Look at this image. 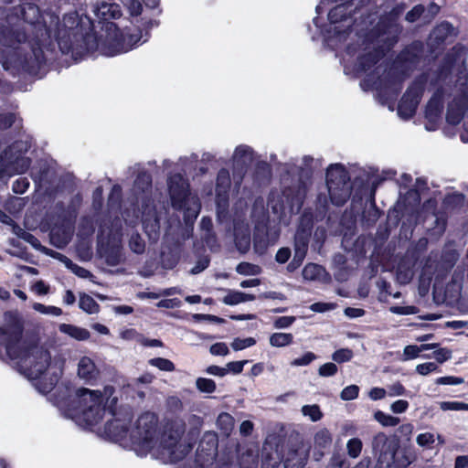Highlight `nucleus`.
Returning <instances> with one entry per match:
<instances>
[{
    "instance_id": "ddd939ff",
    "label": "nucleus",
    "mask_w": 468,
    "mask_h": 468,
    "mask_svg": "<svg viewBox=\"0 0 468 468\" xmlns=\"http://www.w3.org/2000/svg\"><path fill=\"white\" fill-rule=\"evenodd\" d=\"M218 439L213 431H207L199 441L194 461H187L184 468H208L218 453Z\"/></svg>"
},
{
    "instance_id": "f704fd0d",
    "label": "nucleus",
    "mask_w": 468,
    "mask_h": 468,
    "mask_svg": "<svg viewBox=\"0 0 468 468\" xmlns=\"http://www.w3.org/2000/svg\"><path fill=\"white\" fill-rule=\"evenodd\" d=\"M79 306L81 310L88 314H96L100 309V306L96 301L86 293L80 295Z\"/></svg>"
},
{
    "instance_id": "dca6fc26",
    "label": "nucleus",
    "mask_w": 468,
    "mask_h": 468,
    "mask_svg": "<svg viewBox=\"0 0 468 468\" xmlns=\"http://www.w3.org/2000/svg\"><path fill=\"white\" fill-rule=\"evenodd\" d=\"M372 449L374 453L378 455V462L380 464L389 466V463L396 460L398 443L383 432H378L373 437Z\"/></svg>"
},
{
    "instance_id": "a19ab883",
    "label": "nucleus",
    "mask_w": 468,
    "mask_h": 468,
    "mask_svg": "<svg viewBox=\"0 0 468 468\" xmlns=\"http://www.w3.org/2000/svg\"><path fill=\"white\" fill-rule=\"evenodd\" d=\"M374 419L384 427H394L399 423V419L381 410H377L374 413Z\"/></svg>"
},
{
    "instance_id": "c9c22d12",
    "label": "nucleus",
    "mask_w": 468,
    "mask_h": 468,
    "mask_svg": "<svg viewBox=\"0 0 468 468\" xmlns=\"http://www.w3.org/2000/svg\"><path fill=\"white\" fill-rule=\"evenodd\" d=\"M264 229V226H257L254 234V249L258 253L261 254L265 252L266 249L269 246L268 237L261 234V231L263 232Z\"/></svg>"
},
{
    "instance_id": "e433bc0d",
    "label": "nucleus",
    "mask_w": 468,
    "mask_h": 468,
    "mask_svg": "<svg viewBox=\"0 0 468 468\" xmlns=\"http://www.w3.org/2000/svg\"><path fill=\"white\" fill-rule=\"evenodd\" d=\"M441 111V103L439 99L432 98L427 104L425 110V116L431 122H435Z\"/></svg>"
},
{
    "instance_id": "20e7f679",
    "label": "nucleus",
    "mask_w": 468,
    "mask_h": 468,
    "mask_svg": "<svg viewBox=\"0 0 468 468\" xmlns=\"http://www.w3.org/2000/svg\"><path fill=\"white\" fill-rule=\"evenodd\" d=\"M131 420L132 419L124 423L127 437L114 441L125 444L130 442L137 454L144 455L157 443V416L151 412H145L139 416L133 429L129 430L128 426Z\"/></svg>"
},
{
    "instance_id": "5701e85b",
    "label": "nucleus",
    "mask_w": 468,
    "mask_h": 468,
    "mask_svg": "<svg viewBox=\"0 0 468 468\" xmlns=\"http://www.w3.org/2000/svg\"><path fill=\"white\" fill-rule=\"evenodd\" d=\"M95 16L101 20L108 21L121 17L122 10L118 4L101 2L93 7Z\"/></svg>"
},
{
    "instance_id": "5fc2aeb1",
    "label": "nucleus",
    "mask_w": 468,
    "mask_h": 468,
    "mask_svg": "<svg viewBox=\"0 0 468 468\" xmlns=\"http://www.w3.org/2000/svg\"><path fill=\"white\" fill-rule=\"evenodd\" d=\"M359 393V387L356 385H350L346 387L340 393V398L343 400H352L357 398Z\"/></svg>"
},
{
    "instance_id": "6e6d98bb",
    "label": "nucleus",
    "mask_w": 468,
    "mask_h": 468,
    "mask_svg": "<svg viewBox=\"0 0 468 468\" xmlns=\"http://www.w3.org/2000/svg\"><path fill=\"white\" fill-rule=\"evenodd\" d=\"M316 359V356L313 352H306L303 356L291 361L292 367H303L311 364Z\"/></svg>"
},
{
    "instance_id": "9b49d317",
    "label": "nucleus",
    "mask_w": 468,
    "mask_h": 468,
    "mask_svg": "<svg viewBox=\"0 0 468 468\" xmlns=\"http://www.w3.org/2000/svg\"><path fill=\"white\" fill-rule=\"evenodd\" d=\"M326 186L333 204L342 206L350 197L351 184L345 167L331 165L326 172Z\"/></svg>"
},
{
    "instance_id": "603ef678",
    "label": "nucleus",
    "mask_w": 468,
    "mask_h": 468,
    "mask_svg": "<svg viewBox=\"0 0 468 468\" xmlns=\"http://www.w3.org/2000/svg\"><path fill=\"white\" fill-rule=\"evenodd\" d=\"M442 410H466L468 411V404L462 401H442L440 403Z\"/></svg>"
},
{
    "instance_id": "774afa93",
    "label": "nucleus",
    "mask_w": 468,
    "mask_h": 468,
    "mask_svg": "<svg viewBox=\"0 0 468 468\" xmlns=\"http://www.w3.org/2000/svg\"><path fill=\"white\" fill-rule=\"evenodd\" d=\"M409 408L407 400L399 399L390 405V410L393 413L399 414L405 412Z\"/></svg>"
},
{
    "instance_id": "680f3d73",
    "label": "nucleus",
    "mask_w": 468,
    "mask_h": 468,
    "mask_svg": "<svg viewBox=\"0 0 468 468\" xmlns=\"http://www.w3.org/2000/svg\"><path fill=\"white\" fill-rule=\"evenodd\" d=\"M336 304L332 303H314L310 309L316 313H324L335 309Z\"/></svg>"
},
{
    "instance_id": "4d7b16f0",
    "label": "nucleus",
    "mask_w": 468,
    "mask_h": 468,
    "mask_svg": "<svg viewBox=\"0 0 468 468\" xmlns=\"http://www.w3.org/2000/svg\"><path fill=\"white\" fill-rule=\"evenodd\" d=\"M416 441L420 447H428L434 443L435 436L431 432L420 433L417 436Z\"/></svg>"
},
{
    "instance_id": "1a4fd4ad",
    "label": "nucleus",
    "mask_w": 468,
    "mask_h": 468,
    "mask_svg": "<svg viewBox=\"0 0 468 468\" xmlns=\"http://www.w3.org/2000/svg\"><path fill=\"white\" fill-rule=\"evenodd\" d=\"M311 162H313V158L309 156L303 158L304 167H301L297 180L293 181L292 185H286V177L282 179L284 184L282 197L292 213L299 212L305 198L312 174L311 170L308 168Z\"/></svg>"
},
{
    "instance_id": "aec40b11",
    "label": "nucleus",
    "mask_w": 468,
    "mask_h": 468,
    "mask_svg": "<svg viewBox=\"0 0 468 468\" xmlns=\"http://www.w3.org/2000/svg\"><path fill=\"white\" fill-rule=\"evenodd\" d=\"M467 58L468 48L462 44H456L444 57L445 71L448 73L455 67H463L467 61Z\"/></svg>"
},
{
    "instance_id": "79ce46f5",
    "label": "nucleus",
    "mask_w": 468,
    "mask_h": 468,
    "mask_svg": "<svg viewBox=\"0 0 468 468\" xmlns=\"http://www.w3.org/2000/svg\"><path fill=\"white\" fill-rule=\"evenodd\" d=\"M452 26L448 22H443L437 26L433 31L432 36L438 41H443L452 31Z\"/></svg>"
},
{
    "instance_id": "423d86ee",
    "label": "nucleus",
    "mask_w": 468,
    "mask_h": 468,
    "mask_svg": "<svg viewBox=\"0 0 468 468\" xmlns=\"http://www.w3.org/2000/svg\"><path fill=\"white\" fill-rule=\"evenodd\" d=\"M167 186L172 206L184 209L186 223H192L200 211V203L197 196L189 193L187 181L180 174H176L168 177Z\"/></svg>"
},
{
    "instance_id": "72a5a7b5",
    "label": "nucleus",
    "mask_w": 468,
    "mask_h": 468,
    "mask_svg": "<svg viewBox=\"0 0 468 468\" xmlns=\"http://www.w3.org/2000/svg\"><path fill=\"white\" fill-rule=\"evenodd\" d=\"M19 230L21 231V234H18V237L23 239L27 242H28L32 247H34L35 249H37L40 251L45 252L48 255H51L55 258L57 257V255H56L57 252H54V251L50 250L49 249L43 247L40 244L39 240L35 236H33L31 233L25 231L23 229H19Z\"/></svg>"
},
{
    "instance_id": "58836bf2",
    "label": "nucleus",
    "mask_w": 468,
    "mask_h": 468,
    "mask_svg": "<svg viewBox=\"0 0 468 468\" xmlns=\"http://www.w3.org/2000/svg\"><path fill=\"white\" fill-rule=\"evenodd\" d=\"M152 184L151 176L147 173H141L138 175L135 182H134V192L136 194L143 193L144 194L150 187Z\"/></svg>"
},
{
    "instance_id": "338daca9",
    "label": "nucleus",
    "mask_w": 468,
    "mask_h": 468,
    "mask_svg": "<svg viewBox=\"0 0 468 468\" xmlns=\"http://www.w3.org/2000/svg\"><path fill=\"white\" fill-rule=\"evenodd\" d=\"M122 260V253L119 249L112 250L106 256V261L110 266L118 265Z\"/></svg>"
},
{
    "instance_id": "9d476101",
    "label": "nucleus",
    "mask_w": 468,
    "mask_h": 468,
    "mask_svg": "<svg viewBox=\"0 0 468 468\" xmlns=\"http://www.w3.org/2000/svg\"><path fill=\"white\" fill-rule=\"evenodd\" d=\"M258 465L257 447L236 444L222 453L214 468H257Z\"/></svg>"
},
{
    "instance_id": "0eeeda50",
    "label": "nucleus",
    "mask_w": 468,
    "mask_h": 468,
    "mask_svg": "<svg viewBox=\"0 0 468 468\" xmlns=\"http://www.w3.org/2000/svg\"><path fill=\"white\" fill-rule=\"evenodd\" d=\"M402 12L403 9L401 7L393 8L388 18V25H386L385 19H381L378 24V30L380 31L384 29V31L381 34H378L377 42L378 44L383 42V44L378 45V48L374 51V53H368L359 58V67L361 69L367 70L372 65L376 64L384 55L385 51L388 50L396 43L397 36L399 32V28L396 21Z\"/></svg>"
},
{
    "instance_id": "bb28decb",
    "label": "nucleus",
    "mask_w": 468,
    "mask_h": 468,
    "mask_svg": "<svg viewBox=\"0 0 468 468\" xmlns=\"http://www.w3.org/2000/svg\"><path fill=\"white\" fill-rule=\"evenodd\" d=\"M58 329L61 333L66 334L78 341H85L90 336V334L87 329L73 324H59Z\"/></svg>"
},
{
    "instance_id": "de8ad7c7",
    "label": "nucleus",
    "mask_w": 468,
    "mask_h": 468,
    "mask_svg": "<svg viewBox=\"0 0 468 468\" xmlns=\"http://www.w3.org/2000/svg\"><path fill=\"white\" fill-rule=\"evenodd\" d=\"M347 453L351 458H356L362 451V441L358 438L350 439L346 443Z\"/></svg>"
},
{
    "instance_id": "c756f323",
    "label": "nucleus",
    "mask_w": 468,
    "mask_h": 468,
    "mask_svg": "<svg viewBox=\"0 0 468 468\" xmlns=\"http://www.w3.org/2000/svg\"><path fill=\"white\" fill-rule=\"evenodd\" d=\"M217 428L225 436H229L235 426L234 418L227 412H221L216 421Z\"/></svg>"
},
{
    "instance_id": "a878e982",
    "label": "nucleus",
    "mask_w": 468,
    "mask_h": 468,
    "mask_svg": "<svg viewBox=\"0 0 468 468\" xmlns=\"http://www.w3.org/2000/svg\"><path fill=\"white\" fill-rule=\"evenodd\" d=\"M352 12V5L349 2L340 4L332 8L328 13V18L332 24L346 20Z\"/></svg>"
},
{
    "instance_id": "e2e57ef3",
    "label": "nucleus",
    "mask_w": 468,
    "mask_h": 468,
    "mask_svg": "<svg viewBox=\"0 0 468 468\" xmlns=\"http://www.w3.org/2000/svg\"><path fill=\"white\" fill-rule=\"evenodd\" d=\"M390 312L400 315L415 314H417V308L415 306H392Z\"/></svg>"
},
{
    "instance_id": "f3484780",
    "label": "nucleus",
    "mask_w": 468,
    "mask_h": 468,
    "mask_svg": "<svg viewBox=\"0 0 468 468\" xmlns=\"http://www.w3.org/2000/svg\"><path fill=\"white\" fill-rule=\"evenodd\" d=\"M143 211H142V222L145 233L150 239L155 240L159 235V218L153 203L150 199L144 200L142 197Z\"/></svg>"
},
{
    "instance_id": "c85d7f7f",
    "label": "nucleus",
    "mask_w": 468,
    "mask_h": 468,
    "mask_svg": "<svg viewBox=\"0 0 468 468\" xmlns=\"http://www.w3.org/2000/svg\"><path fill=\"white\" fill-rule=\"evenodd\" d=\"M302 274L306 281H321L326 275V271L321 265L308 263L304 266Z\"/></svg>"
},
{
    "instance_id": "6e6552de",
    "label": "nucleus",
    "mask_w": 468,
    "mask_h": 468,
    "mask_svg": "<svg viewBox=\"0 0 468 468\" xmlns=\"http://www.w3.org/2000/svg\"><path fill=\"white\" fill-rule=\"evenodd\" d=\"M4 323V326L0 328V357L17 358L19 351L16 346L23 343V325L19 314L16 311L5 312Z\"/></svg>"
},
{
    "instance_id": "37998d69",
    "label": "nucleus",
    "mask_w": 468,
    "mask_h": 468,
    "mask_svg": "<svg viewBox=\"0 0 468 468\" xmlns=\"http://www.w3.org/2000/svg\"><path fill=\"white\" fill-rule=\"evenodd\" d=\"M148 363L162 371L173 372L176 369L174 363L167 358L155 357L150 359Z\"/></svg>"
},
{
    "instance_id": "cd10ccee",
    "label": "nucleus",
    "mask_w": 468,
    "mask_h": 468,
    "mask_svg": "<svg viewBox=\"0 0 468 468\" xmlns=\"http://www.w3.org/2000/svg\"><path fill=\"white\" fill-rule=\"evenodd\" d=\"M253 159V151L250 146L239 145L235 149L233 161L237 165L245 166L251 163ZM243 170V167H241Z\"/></svg>"
},
{
    "instance_id": "f257e3e1",
    "label": "nucleus",
    "mask_w": 468,
    "mask_h": 468,
    "mask_svg": "<svg viewBox=\"0 0 468 468\" xmlns=\"http://www.w3.org/2000/svg\"><path fill=\"white\" fill-rule=\"evenodd\" d=\"M114 388L105 386L103 391L79 388L77 396V413L86 425L98 424L108 411L113 418L107 421L104 431L111 440H122L127 437L124 423L131 419L129 407L116 409L117 398L113 397Z\"/></svg>"
},
{
    "instance_id": "bf43d9fd",
    "label": "nucleus",
    "mask_w": 468,
    "mask_h": 468,
    "mask_svg": "<svg viewBox=\"0 0 468 468\" xmlns=\"http://www.w3.org/2000/svg\"><path fill=\"white\" fill-rule=\"evenodd\" d=\"M387 393L390 397H399L406 394V388L400 382H395L388 387Z\"/></svg>"
},
{
    "instance_id": "69168bd1",
    "label": "nucleus",
    "mask_w": 468,
    "mask_h": 468,
    "mask_svg": "<svg viewBox=\"0 0 468 468\" xmlns=\"http://www.w3.org/2000/svg\"><path fill=\"white\" fill-rule=\"evenodd\" d=\"M29 186L26 178H19L13 183V191L16 194H24Z\"/></svg>"
},
{
    "instance_id": "09e8293b",
    "label": "nucleus",
    "mask_w": 468,
    "mask_h": 468,
    "mask_svg": "<svg viewBox=\"0 0 468 468\" xmlns=\"http://www.w3.org/2000/svg\"><path fill=\"white\" fill-rule=\"evenodd\" d=\"M236 271L242 275H256L261 271V268L249 262H240L236 267Z\"/></svg>"
},
{
    "instance_id": "a211bd4d",
    "label": "nucleus",
    "mask_w": 468,
    "mask_h": 468,
    "mask_svg": "<svg viewBox=\"0 0 468 468\" xmlns=\"http://www.w3.org/2000/svg\"><path fill=\"white\" fill-rule=\"evenodd\" d=\"M283 442L266 441L262 449V468H277L283 463Z\"/></svg>"
},
{
    "instance_id": "49530a36",
    "label": "nucleus",
    "mask_w": 468,
    "mask_h": 468,
    "mask_svg": "<svg viewBox=\"0 0 468 468\" xmlns=\"http://www.w3.org/2000/svg\"><path fill=\"white\" fill-rule=\"evenodd\" d=\"M129 246L130 249L137 254H142L145 249V243L138 233H134L131 236Z\"/></svg>"
},
{
    "instance_id": "473e14b6",
    "label": "nucleus",
    "mask_w": 468,
    "mask_h": 468,
    "mask_svg": "<svg viewBox=\"0 0 468 468\" xmlns=\"http://www.w3.org/2000/svg\"><path fill=\"white\" fill-rule=\"evenodd\" d=\"M56 255H57L56 258L60 260L62 262H64L66 267L69 268L74 274H76L80 278H85L86 279V278H90L92 276V274L90 273V271H88L85 268L80 267V266L73 263L66 256H64V255H62L60 253H56Z\"/></svg>"
},
{
    "instance_id": "412c9836",
    "label": "nucleus",
    "mask_w": 468,
    "mask_h": 468,
    "mask_svg": "<svg viewBox=\"0 0 468 468\" xmlns=\"http://www.w3.org/2000/svg\"><path fill=\"white\" fill-rule=\"evenodd\" d=\"M77 374L86 383L94 384L100 378L101 372L91 358L82 356L78 362Z\"/></svg>"
},
{
    "instance_id": "7c9ffc66",
    "label": "nucleus",
    "mask_w": 468,
    "mask_h": 468,
    "mask_svg": "<svg viewBox=\"0 0 468 468\" xmlns=\"http://www.w3.org/2000/svg\"><path fill=\"white\" fill-rule=\"evenodd\" d=\"M255 300L253 294L245 293L238 291H229L222 299V302L227 305H236L240 303L250 302Z\"/></svg>"
},
{
    "instance_id": "f8f14e48",
    "label": "nucleus",
    "mask_w": 468,
    "mask_h": 468,
    "mask_svg": "<svg viewBox=\"0 0 468 468\" xmlns=\"http://www.w3.org/2000/svg\"><path fill=\"white\" fill-rule=\"evenodd\" d=\"M27 151V146L23 142H16L4 152L0 157V177L12 176L16 174L25 173L30 166V160L16 154V152Z\"/></svg>"
},
{
    "instance_id": "4468645a",
    "label": "nucleus",
    "mask_w": 468,
    "mask_h": 468,
    "mask_svg": "<svg viewBox=\"0 0 468 468\" xmlns=\"http://www.w3.org/2000/svg\"><path fill=\"white\" fill-rule=\"evenodd\" d=\"M310 447L299 437H290L283 441V467L303 468L309 456Z\"/></svg>"
},
{
    "instance_id": "a18cd8bd",
    "label": "nucleus",
    "mask_w": 468,
    "mask_h": 468,
    "mask_svg": "<svg viewBox=\"0 0 468 468\" xmlns=\"http://www.w3.org/2000/svg\"><path fill=\"white\" fill-rule=\"evenodd\" d=\"M33 309L40 314H48L53 316H59L62 314V310L56 306L44 305L40 303H35L32 305Z\"/></svg>"
},
{
    "instance_id": "b1692460",
    "label": "nucleus",
    "mask_w": 468,
    "mask_h": 468,
    "mask_svg": "<svg viewBox=\"0 0 468 468\" xmlns=\"http://www.w3.org/2000/svg\"><path fill=\"white\" fill-rule=\"evenodd\" d=\"M465 111V101L463 98L454 99L448 106L446 120L451 124L461 122Z\"/></svg>"
},
{
    "instance_id": "f03ea898",
    "label": "nucleus",
    "mask_w": 468,
    "mask_h": 468,
    "mask_svg": "<svg viewBox=\"0 0 468 468\" xmlns=\"http://www.w3.org/2000/svg\"><path fill=\"white\" fill-rule=\"evenodd\" d=\"M16 348L19 351V356L13 360L18 361L27 378H41L37 387L40 392H50L62 375V363L51 360L49 352L43 346H27L23 342Z\"/></svg>"
},
{
    "instance_id": "ea45409f",
    "label": "nucleus",
    "mask_w": 468,
    "mask_h": 468,
    "mask_svg": "<svg viewBox=\"0 0 468 468\" xmlns=\"http://www.w3.org/2000/svg\"><path fill=\"white\" fill-rule=\"evenodd\" d=\"M293 336L289 333H274L270 337L272 346L283 347L292 343Z\"/></svg>"
},
{
    "instance_id": "3c124183",
    "label": "nucleus",
    "mask_w": 468,
    "mask_h": 468,
    "mask_svg": "<svg viewBox=\"0 0 468 468\" xmlns=\"http://www.w3.org/2000/svg\"><path fill=\"white\" fill-rule=\"evenodd\" d=\"M122 2L131 16H137L142 13L143 5L140 0H122Z\"/></svg>"
},
{
    "instance_id": "7ed1b4c3",
    "label": "nucleus",
    "mask_w": 468,
    "mask_h": 468,
    "mask_svg": "<svg viewBox=\"0 0 468 468\" xmlns=\"http://www.w3.org/2000/svg\"><path fill=\"white\" fill-rule=\"evenodd\" d=\"M189 435H186V423L183 420H174L167 423L159 443V455L164 462L182 461L192 448Z\"/></svg>"
},
{
    "instance_id": "2f4dec72",
    "label": "nucleus",
    "mask_w": 468,
    "mask_h": 468,
    "mask_svg": "<svg viewBox=\"0 0 468 468\" xmlns=\"http://www.w3.org/2000/svg\"><path fill=\"white\" fill-rule=\"evenodd\" d=\"M234 233L237 249L242 253L247 252L250 247V236L248 228H246L244 232L240 233L239 228L235 226Z\"/></svg>"
},
{
    "instance_id": "864d4df0",
    "label": "nucleus",
    "mask_w": 468,
    "mask_h": 468,
    "mask_svg": "<svg viewBox=\"0 0 468 468\" xmlns=\"http://www.w3.org/2000/svg\"><path fill=\"white\" fill-rule=\"evenodd\" d=\"M256 344V340L253 337H248L244 339L235 338L231 343V347L235 351L242 350L247 347L252 346Z\"/></svg>"
},
{
    "instance_id": "c03bdc74",
    "label": "nucleus",
    "mask_w": 468,
    "mask_h": 468,
    "mask_svg": "<svg viewBox=\"0 0 468 468\" xmlns=\"http://www.w3.org/2000/svg\"><path fill=\"white\" fill-rule=\"evenodd\" d=\"M196 387L202 393H212L216 390L215 381L206 378H197Z\"/></svg>"
},
{
    "instance_id": "052dcab7",
    "label": "nucleus",
    "mask_w": 468,
    "mask_h": 468,
    "mask_svg": "<svg viewBox=\"0 0 468 468\" xmlns=\"http://www.w3.org/2000/svg\"><path fill=\"white\" fill-rule=\"evenodd\" d=\"M403 356L402 358L403 361L414 359L420 356V349L418 346L410 345L406 346L403 350Z\"/></svg>"
},
{
    "instance_id": "4be33fe9",
    "label": "nucleus",
    "mask_w": 468,
    "mask_h": 468,
    "mask_svg": "<svg viewBox=\"0 0 468 468\" xmlns=\"http://www.w3.org/2000/svg\"><path fill=\"white\" fill-rule=\"evenodd\" d=\"M332 444V435L330 431L325 429H320L314 436V457L319 461L324 454L325 451L330 448Z\"/></svg>"
},
{
    "instance_id": "13d9d810",
    "label": "nucleus",
    "mask_w": 468,
    "mask_h": 468,
    "mask_svg": "<svg viewBox=\"0 0 468 468\" xmlns=\"http://www.w3.org/2000/svg\"><path fill=\"white\" fill-rule=\"evenodd\" d=\"M337 372V367L334 363H325L318 369V374L321 377H332Z\"/></svg>"
},
{
    "instance_id": "4c0bfd02",
    "label": "nucleus",
    "mask_w": 468,
    "mask_h": 468,
    "mask_svg": "<svg viewBox=\"0 0 468 468\" xmlns=\"http://www.w3.org/2000/svg\"><path fill=\"white\" fill-rule=\"evenodd\" d=\"M301 412L313 422L319 421L324 416L317 404L303 405L301 409Z\"/></svg>"
},
{
    "instance_id": "6ab92c4d",
    "label": "nucleus",
    "mask_w": 468,
    "mask_h": 468,
    "mask_svg": "<svg viewBox=\"0 0 468 468\" xmlns=\"http://www.w3.org/2000/svg\"><path fill=\"white\" fill-rule=\"evenodd\" d=\"M230 176L229 173L226 169H221L217 177L216 183V195H217V205L219 209L223 211L228 207L229 205V190L230 187Z\"/></svg>"
},
{
    "instance_id": "0e129e2a",
    "label": "nucleus",
    "mask_w": 468,
    "mask_h": 468,
    "mask_svg": "<svg viewBox=\"0 0 468 468\" xmlns=\"http://www.w3.org/2000/svg\"><path fill=\"white\" fill-rule=\"evenodd\" d=\"M209 264V259L207 256L201 257L197 261L196 265L191 269L190 272L192 274H197L203 271L207 268Z\"/></svg>"
},
{
    "instance_id": "39448f33",
    "label": "nucleus",
    "mask_w": 468,
    "mask_h": 468,
    "mask_svg": "<svg viewBox=\"0 0 468 468\" xmlns=\"http://www.w3.org/2000/svg\"><path fill=\"white\" fill-rule=\"evenodd\" d=\"M109 33L107 38L101 42L97 39L95 35L87 34L84 37V43L87 52H92L99 49L100 52L107 57H113L122 53L128 52L132 49L141 39L142 34L137 31L134 34L119 33L115 24L111 23L107 27Z\"/></svg>"
},
{
    "instance_id": "8fccbe9b",
    "label": "nucleus",
    "mask_w": 468,
    "mask_h": 468,
    "mask_svg": "<svg viewBox=\"0 0 468 468\" xmlns=\"http://www.w3.org/2000/svg\"><path fill=\"white\" fill-rule=\"evenodd\" d=\"M354 354L353 351L349 348H341L336 350L332 355V359L335 361L336 363H344L350 361L353 357Z\"/></svg>"
},
{
    "instance_id": "393cba45",
    "label": "nucleus",
    "mask_w": 468,
    "mask_h": 468,
    "mask_svg": "<svg viewBox=\"0 0 468 468\" xmlns=\"http://www.w3.org/2000/svg\"><path fill=\"white\" fill-rule=\"evenodd\" d=\"M310 234V231L303 229H299L296 231L294 237V255L305 258L308 250Z\"/></svg>"
},
{
    "instance_id": "2eb2a0df",
    "label": "nucleus",
    "mask_w": 468,
    "mask_h": 468,
    "mask_svg": "<svg viewBox=\"0 0 468 468\" xmlns=\"http://www.w3.org/2000/svg\"><path fill=\"white\" fill-rule=\"evenodd\" d=\"M425 88V80H416L403 95L398 107V114L403 119L412 117L420 101Z\"/></svg>"
}]
</instances>
